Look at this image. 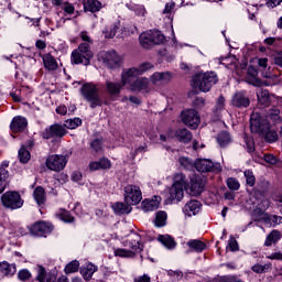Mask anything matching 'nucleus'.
Here are the masks:
<instances>
[{
  "instance_id": "f257e3e1",
  "label": "nucleus",
  "mask_w": 282,
  "mask_h": 282,
  "mask_svg": "<svg viewBox=\"0 0 282 282\" xmlns=\"http://www.w3.org/2000/svg\"><path fill=\"white\" fill-rule=\"evenodd\" d=\"M217 83H219V77H217L215 72L198 73L192 78V87L199 89L204 94L210 91Z\"/></svg>"
},
{
  "instance_id": "f03ea898",
  "label": "nucleus",
  "mask_w": 282,
  "mask_h": 282,
  "mask_svg": "<svg viewBox=\"0 0 282 282\" xmlns=\"http://www.w3.org/2000/svg\"><path fill=\"white\" fill-rule=\"evenodd\" d=\"M99 91L100 86L94 83H86L80 87V94L84 100L89 102L90 109H96V107H102V105H105Z\"/></svg>"
},
{
  "instance_id": "7ed1b4c3",
  "label": "nucleus",
  "mask_w": 282,
  "mask_h": 282,
  "mask_svg": "<svg viewBox=\"0 0 282 282\" xmlns=\"http://www.w3.org/2000/svg\"><path fill=\"white\" fill-rule=\"evenodd\" d=\"M94 53L89 47V43L79 44L78 48L74 50L70 55V62L74 65H90Z\"/></svg>"
},
{
  "instance_id": "20e7f679",
  "label": "nucleus",
  "mask_w": 282,
  "mask_h": 282,
  "mask_svg": "<svg viewBox=\"0 0 282 282\" xmlns=\"http://www.w3.org/2000/svg\"><path fill=\"white\" fill-rule=\"evenodd\" d=\"M155 66L150 62H143L138 67H131L128 69H124L121 73V78L123 85H127V83H131L132 80H135L138 76H142V74H147V72L153 69Z\"/></svg>"
},
{
  "instance_id": "39448f33",
  "label": "nucleus",
  "mask_w": 282,
  "mask_h": 282,
  "mask_svg": "<svg viewBox=\"0 0 282 282\" xmlns=\"http://www.w3.org/2000/svg\"><path fill=\"white\" fill-rule=\"evenodd\" d=\"M67 162H69V155L67 154H50L46 156L45 166L48 171L61 173L67 166Z\"/></svg>"
},
{
  "instance_id": "423d86ee",
  "label": "nucleus",
  "mask_w": 282,
  "mask_h": 282,
  "mask_svg": "<svg viewBox=\"0 0 282 282\" xmlns=\"http://www.w3.org/2000/svg\"><path fill=\"white\" fill-rule=\"evenodd\" d=\"M1 202L4 208H10L11 210H17L23 206V200L19 192H6L1 196Z\"/></svg>"
},
{
  "instance_id": "0eeeda50",
  "label": "nucleus",
  "mask_w": 282,
  "mask_h": 282,
  "mask_svg": "<svg viewBox=\"0 0 282 282\" xmlns=\"http://www.w3.org/2000/svg\"><path fill=\"white\" fill-rule=\"evenodd\" d=\"M123 191L126 204L138 206V204L142 202V191L138 185H127Z\"/></svg>"
},
{
  "instance_id": "6e6552de",
  "label": "nucleus",
  "mask_w": 282,
  "mask_h": 282,
  "mask_svg": "<svg viewBox=\"0 0 282 282\" xmlns=\"http://www.w3.org/2000/svg\"><path fill=\"white\" fill-rule=\"evenodd\" d=\"M182 122L185 123L186 127H189V129H197L199 127V123L202 122V119L199 118V112L195 109H188L184 110L181 113Z\"/></svg>"
},
{
  "instance_id": "1a4fd4ad",
  "label": "nucleus",
  "mask_w": 282,
  "mask_h": 282,
  "mask_svg": "<svg viewBox=\"0 0 282 282\" xmlns=\"http://www.w3.org/2000/svg\"><path fill=\"white\" fill-rule=\"evenodd\" d=\"M194 166L199 173H213L214 171H221V164L214 163L208 159L196 160Z\"/></svg>"
},
{
  "instance_id": "9d476101",
  "label": "nucleus",
  "mask_w": 282,
  "mask_h": 282,
  "mask_svg": "<svg viewBox=\"0 0 282 282\" xmlns=\"http://www.w3.org/2000/svg\"><path fill=\"white\" fill-rule=\"evenodd\" d=\"M269 124H270V122L268 120L261 118V116H259V113L251 115V118H250L251 133H259V135H261L262 131H268Z\"/></svg>"
},
{
  "instance_id": "9b49d317",
  "label": "nucleus",
  "mask_w": 282,
  "mask_h": 282,
  "mask_svg": "<svg viewBox=\"0 0 282 282\" xmlns=\"http://www.w3.org/2000/svg\"><path fill=\"white\" fill-rule=\"evenodd\" d=\"M41 135L44 140H50L52 138H64V135H67V130L65 129V126L55 123L46 128Z\"/></svg>"
},
{
  "instance_id": "f8f14e48",
  "label": "nucleus",
  "mask_w": 282,
  "mask_h": 282,
  "mask_svg": "<svg viewBox=\"0 0 282 282\" xmlns=\"http://www.w3.org/2000/svg\"><path fill=\"white\" fill-rule=\"evenodd\" d=\"M54 230V225L46 221H37L31 226L30 232L34 237H43L44 235H50Z\"/></svg>"
},
{
  "instance_id": "ddd939ff",
  "label": "nucleus",
  "mask_w": 282,
  "mask_h": 282,
  "mask_svg": "<svg viewBox=\"0 0 282 282\" xmlns=\"http://www.w3.org/2000/svg\"><path fill=\"white\" fill-rule=\"evenodd\" d=\"M127 85H130L131 91H143V94H149L151 91V79L147 77H139L135 80L133 79L130 83H127Z\"/></svg>"
},
{
  "instance_id": "4468645a",
  "label": "nucleus",
  "mask_w": 282,
  "mask_h": 282,
  "mask_svg": "<svg viewBox=\"0 0 282 282\" xmlns=\"http://www.w3.org/2000/svg\"><path fill=\"white\" fill-rule=\"evenodd\" d=\"M173 75L171 72H155L150 76V83L154 85V87H163V85H169Z\"/></svg>"
},
{
  "instance_id": "2eb2a0df",
  "label": "nucleus",
  "mask_w": 282,
  "mask_h": 282,
  "mask_svg": "<svg viewBox=\"0 0 282 282\" xmlns=\"http://www.w3.org/2000/svg\"><path fill=\"white\" fill-rule=\"evenodd\" d=\"M204 186H206V181L202 176H193L189 182V195L198 197V195L204 193Z\"/></svg>"
},
{
  "instance_id": "dca6fc26",
  "label": "nucleus",
  "mask_w": 282,
  "mask_h": 282,
  "mask_svg": "<svg viewBox=\"0 0 282 282\" xmlns=\"http://www.w3.org/2000/svg\"><path fill=\"white\" fill-rule=\"evenodd\" d=\"M101 61L107 65V67L113 69V67H118V65L122 63V57H120L116 51H109L101 53Z\"/></svg>"
},
{
  "instance_id": "f3484780",
  "label": "nucleus",
  "mask_w": 282,
  "mask_h": 282,
  "mask_svg": "<svg viewBox=\"0 0 282 282\" xmlns=\"http://www.w3.org/2000/svg\"><path fill=\"white\" fill-rule=\"evenodd\" d=\"M140 241H141L140 235L132 234L130 238L126 241V246L127 248H130V252H134L135 254L138 252H142L144 248V246L140 243Z\"/></svg>"
},
{
  "instance_id": "a211bd4d",
  "label": "nucleus",
  "mask_w": 282,
  "mask_h": 282,
  "mask_svg": "<svg viewBox=\"0 0 282 282\" xmlns=\"http://www.w3.org/2000/svg\"><path fill=\"white\" fill-rule=\"evenodd\" d=\"M10 129L13 133H19L28 129V119L25 117L17 116L12 119Z\"/></svg>"
},
{
  "instance_id": "6ab92c4d",
  "label": "nucleus",
  "mask_w": 282,
  "mask_h": 282,
  "mask_svg": "<svg viewBox=\"0 0 282 282\" xmlns=\"http://www.w3.org/2000/svg\"><path fill=\"white\" fill-rule=\"evenodd\" d=\"M234 107L241 109V107H250V98L245 93H236L231 99Z\"/></svg>"
},
{
  "instance_id": "aec40b11",
  "label": "nucleus",
  "mask_w": 282,
  "mask_h": 282,
  "mask_svg": "<svg viewBox=\"0 0 282 282\" xmlns=\"http://www.w3.org/2000/svg\"><path fill=\"white\" fill-rule=\"evenodd\" d=\"M141 208L144 213H152L153 210H158L160 208V197L154 196L153 198L144 199L141 203Z\"/></svg>"
},
{
  "instance_id": "412c9836",
  "label": "nucleus",
  "mask_w": 282,
  "mask_h": 282,
  "mask_svg": "<svg viewBox=\"0 0 282 282\" xmlns=\"http://www.w3.org/2000/svg\"><path fill=\"white\" fill-rule=\"evenodd\" d=\"M8 166H10V163L8 161L2 162L0 165V194L6 191V187L8 186V177H10V174L8 173Z\"/></svg>"
},
{
  "instance_id": "4be33fe9",
  "label": "nucleus",
  "mask_w": 282,
  "mask_h": 282,
  "mask_svg": "<svg viewBox=\"0 0 282 282\" xmlns=\"http://www.w3.org/2000/svg\"><path fill=\"white\" fill-rule=\"evenodd\" d=\"M200 208H202V203H199L198 200H189L184 206L183 213L187 215V217H193L197 215V213H199Z\"/></svg>"
},
{
  "instance_id": "5701e85b",
  "label": "nucleus",
  "mask_w": 282,
  "mask_h": 282,
  "mask_svg": "<svg viewBox=\"0 0 282 282\" xmlns=\"http://www.w3.org/2000/svg\"><path fill=\"white\" fill-rule=\"evenodd\" d=\"M124 85H127V84L122 83V77H121V83L107 80L106 82V90L110 96H118V94H120V91L122 90V87H124Z\"/></svg>"
},
{
  "instance_id": "b1692460",
  "label": "nucleus",
  "mask_w": 282,
  "mask_h": 282,
  "mask_svg": "<svg viewBox=\"0 0 282 282\" xmlns=\"http://www.w3.org/2000/svg\"><path fill=\"white\" fill-rule=\"evenodd\" d=\"M170 202H182L184 199V188L176 185L170 187Z\"/></svg>"
},
{
  "instance_id": "393cba45",
  "label": "nucleus",
  "mask_w": 282,
  "mask_h": 282,
  "mask_svg": "<svg viewBox=\"0 0 282 282\" xmlns=\"http://www.w3.org/2000/svg\"><path fill=\"white\" fill-rule=\"evenodd\" d=\"M175 138L178 140V142H183V144H188V142L193 140V133L188 131V129L183 128L176 130Z\"/></svg>"
},
{
  "instance_id": "a878e982",
  "label": "nucleus",
  "mask_w": 282,
  "mask_h": 282,
  "mask_svg": "<svg viewBox=\"0 0 282 282\" xmlns=\"http://www.w3.org/2000/svg\"><path fill=\"white\" fill-rule=\"evenodd\" d=\"M43 63L45 69H48V72L58 69V63L56 62V58H54V56H52L50 53L43 55Z\"/></svg>"
},
{
  "instance_id": "bb28decb",
  "label": "nucleus",
  "mask_w": 282,
  "mask_h": 282,
  "mask_svg": "<svg viewBox=\"0 0 282 282\" xmlns=\"http://www.w3.org/2000/svg\"><path fill=\"white\" fill-rule=\"evenodd\" d=\"M139 43L144 50H149L150 47H153V39L151 35V31H147L140 34L139 36Z\"/></svg>"
},
{
  "instance_id": "cd10ccee",
  "label": "nucleus",
  "mask_w": 282,
  "mask_h": 282,
  "mask_svg": "<svg viewBox=\"0 0 282 282\" xmlns=\"http://www.w3.org/2000/svg\"><path fill=\"white\" fill-rule=\"evenodd\" d=\"M257 98L262 107H270V91H268V89L260 88L257 91Z\"/></svg>"
},
{
  "instance_id": "c85d7f7f",
  "label": "nucleus",
  "mask_w": 282,
  "mask_h": 282,
  "mask_svg": "<svg viewBox=\"0 0 282 282\" xmlns=\"http://www.w3.org/2000/svg\"><path fill=\"white\" fill-rule=\"evenodd\" d=\"M98 270V267H96L93 263L86 264L84 268L80 269V274L84 276L85 281L91 280V276H94V273Z\"/></svg>"
},
{
  "instance_id": "c756f323",
  "label": "nucleus",
  "mask_w": 282,
  "mask_h": 282,
  "mask_svg": "<svg viewBox=\"0 0 282 282\" xmlns=\"http://www.w3.org/2000/svg\"><path fill=\"white\" fill-rule=\"evenodd\" d=\"M112 209L116 215H129L131 213V205L127 203H115Z\"/></svg>"
},
{
  "instance_id": "7c9ffc66",
  "label": "nucleus",
  "mask_w": 282,
  "mask_h": 282,
  "mask_svg": "<svg viewBox=\"0 0 282 282\" xmlns=\"http://www.w3.org/2000/svg\"><path fill=\"white\" fill-rule=\"evenodd\" d=\"M216 140L221 149H226L232 142V137L227 131H223L217 135Z\"/></svg>"
},
{
  "instance_id": "2f4dec72",
  "label": "nucleus",
  "mask_w": 282,
  "mask_h": 282,
  "mask_svg": "<svg viewBox=\"0 0 282 282\" xmlns=\"http://www.w3.org/2000/svg\"><path fill=\"white\" fill-rule=\"evenodd\" d=\"M0 271L4 276H13V274H17V264H10L3 261L0 263Z\"/></svg>"
},
{
  "instance_id": "473e14b6",
  "label": "nucleus",
  "mask_w": 282,
  "mask_h": 282,
  "mask_svg": "<svg viewBox=\"0 0 282 282\" xmlns=\"http://www.w3.org/2000/svg\"><path fill=\"white\" fill-rule=\"evenodd\" d=\"M159 241L169 250H173L175 246H177V242H175V239L171 237L170 235H161L159 236Z\"/></svg>"
},
{
  "instance_id": "72a5a7b5",
  "label": "nucleus",
  "mask_w": 282,
  "mask_h": 282,
  "mask_svg": "<svg viewBox=\"0 0 282 282\" xmlns=\"http://www.w3.org/2000/svg\"><path fill=\"white\" fill-rule=\"evenodd\" d=\"M259 76V70L254 66H249L248 68V80L251 85L259 86L261 85V79L257 78Z\"/></svg>"
},
{
  "instance_id": "f704fd0d",
  "label": "nucleus",
  "mask_w": 282,
  "mask_h": 282,
  "mask_svg": "<svg viewBox=\"0 0 282 282\" xmlns=\"http://www.w3.org/2000/svg\"><path fill=\"white\" fill-rule=\"evenodd\" d=\"M189 250L194 252H202L206 250V245L202 240L193 239L187 242Z\"/></svg>"
},
{
  "instance_id": "c9c22d12",
  "label": "nucleus",
  "mask_w": 282,
  "mask_h": 282,
  "mask_svg": "<svg viewBox=\"0 0 282 282\" xmlns=\"http://www.w3.org/2000/svg\"><path fill=\"white\" fill-rule=\"evenodd\" d=\"M101 8H102V3H100V1L98 0H87L84 3V9L87 12H98L100 11Z\"/></svg>"
},
{
  "instance_id": "e433bc0d",
  "label": "nucleus",
  "mask_w": 282,
  "mask_h": 282,
  "mask_svg": "<svg viewBox=\"0 0 282 282\" xmlns=\"http://www.w3.org/2000/svg\"><path fill=\"white\" fill-rule=\"evenodd\" d=\"M260 135L264 138L265 142H269V143L276 142L279 140V133L270 129V123H269V129L265 131H262Z\"/></svg>"
},
{
  "instance_id": "4c0bfd02",
  "label": "nucleus",
  "mask_w": 282,
  "mask_h": 282,
  "mask_svg": "<svg viewBox=\"0 0 282 282\" xmlns=\"http://www.w3.org/2000/svg\"><path fill=\"white\" fill-rule=\"evenodd\" d=\"M33 197L39 206L45 204V188L37 186L33 192Z\"/></svg>"
},
{
  "instance_id": "58836bf2",
  "label": "nucleus",
  "mask_w": 282,
  "mask_h": 282,
  "mask_svg": "<svg viewBox=\"0 0 282 282\" xmlns=\"http://www.w3.org/2000/svg\"><path fill=\"white\" fill-rule=\"evenodd\" d=\"M281 239V231L279 230H272L265 238L264 246L267 248H270L272 243H276Z\"/></svg>"
},
{
  "instance_id": "ea45409f",
  "label": "nucleus",
  "mask_w": 282,
  "mask_h": 282,
  "mask_svg": "<svg viewBox=\"0 0 282 282\" xmlns=\"http://www.w3.org/2000/svg\"><path fill=\"white\" fill-rule=\"evenodd\" d=\"M55 217H57V219H61L65 224H74V216H72V214L66 209H59L55 214Z\"/></svg>"
},
{
  "instance_id": "a19ab883",
  "label": "nucleus",
  "mask_w": 282,
  "mask_h": 282,
  "mask_svg": "<svg viewBox=\"0 0 282 282\" xmlns=\"http://www.w3.org/2000/svg\"><path fill=\"white\" fill-rule=\"evenodd\" d=\"M268 118L269 120H272V122H274L275 124L281 123L282 122L281 110L276 107H272L271 109H269Z\"/></svg>"
},
{
  "instance_id": "79ce46f5",
  "label": "nucleus",
  "mask_w": 282,
  "mask_h": 282,
  "mask_svg": "<svg viewBox=\"0 0 282 282\" xmlns=\"http://www.w3.org/2000/svg\"><path fill=\"white\" fill-rule=\"evenodd\" d=\"M173 186H178L180 188H186L188 181L186 180V175L184 173H176L173 177Z\"/></svg>"
},
{
  "instance_id": "37998d69",
  "label": "nucleus",
  "mask_w": 282,
  "mask_h": 282,
  "mask_svg": "<svg viewBox=\"0 0 282 282\" xmlns=\"http://www.w3.org/2000/svg\"><path fill=\"white\" fill-rule=\"evenodd\" d=\"M152 44L162 45L166 41V37L160 31H151Z\"/></svg>"
},
{
  "instance_id": "c03bdc74",
  "label": "nucleus",
  "mask_w": 282,
  "mask_h": 282,
  "mask_svg": "<svg viewBox=\"0 0 282 282\" xmlns=\"http://www.w3.org/2000/svg\"><path fill=\"white\" fill-rule=\"evenodd\" d=\"M83 124V120L80 118L67 119L64 122V129H78Z\"/></svg>"
},
{
  "instance_id": "a18cd8bd",
  "label": "nucleus",
  "mask_w": 282,
  "mask_h": 282,
  "mask_svg": "<svg viewBox=\"0 0 282 282\" xmlns=\"http://www.w3.org/2000/svg\"><path fill=\"white\" fill-rule=\"evenodd\" d=\"M166 214L165 212H158L155 219H154V225L158 228H162L163 226H166Z\"/></svg>"
},
{
  "instance_id": "49530a36",
  "label": "nucleus",
  "mask_w": 282,
  "mask_h": 282,
  "mask_svg": "<svg viewBox=\"0 0 282 282\" xmlns=\"http://www.w3.org/2000/svg\"><path fill=\"white\" fill-rule=\"evenodd\" d=\"M80 268V262L77 260H73L68 264H66L64 272L65 274H74V272H78V269Z\"/></svg>"
},
{
  "instance_id": "de8ad7c7",
  "label": "nucleus",
  "mask_w": 282,
  "mask_h": 282,
  "mask_svg": "<svg viewBox=\"0 0 282 282\" xmlns=\"http://www.w3.org/2000/svg\"><path fill=\"white\" fill-rule=\"evenodd\" d=\"M252 272H256V274H263V272H268V270H272V264L267 263V264H254L251 268Z\"/></svg>"
},
{
  "instance_id": "09e8293b",
  "label": "nucleus",
  "mask_w": 282,
  "mask_h": 282,
  "mask_svg": "<svg viewBox=\"0 0 282 282\" xmlns=\"http://www.w3.org/2000/svg\"><path fill=\"white\" fill-rule=\"evenodd\" d=\"M36 279L40 282H54V278H48L45 268L43 267H39Z\"/></svg>"
},
{
  "instance_id": "8fccbe9b",
  "label": "nucleus",
  "mask_w": 282,
  "mask_h": 282,
  "mask_svg": "<svg viewBox=\"0 0 282 282\" xmlns=\"http://www.w3.org/2000/svg\"><path fill=\"white\" fill-rule=\"evenodd\" d=\"M30 151H28L25 148H21L19 150V160L22 162V164H28L30 162Z\"/></svg>"
},
{
  "instance_id": "3c124183",
  "label": "nucleus",
  "mask_w": 282,
  "mask_h": 282,
  "mask_svg": "<svg viewBox=\"0 0 282 282\" xmlns=\"http://www.w3.org/2000/svg\"><path fill=\"white\" fill-rule=\"evenodd\" d=\"M226 183L229 191H239V188H241V184H239V181L235 177L227 178Z\"/></svg>"
},
{
  "instance_id": "603ef678",
  "label": "nucleus",
  "mask_w": 282,
  "mask_h": 282,
  "mask_svg": "<svg viewBox=\"0 0 282 282\" xmlns=\"http://www.w3.org/2000/svg\"><path fill=\"white\" fill-rule=\"evenodd\" d=\"M130 10H133L138 17H144L147 14V9L142 4H130Z\"/></svg>"
},
{
  "instance_id": "864d4df0",
  "label": "nucleus",
  "mask_w": 282,
  "mask_h": 282,
  "mask_svg": "<svg viewBox=\"0 0 282 282\" xmlns=\"http://www.w3.org/2000/svg\"><path fill=\"white\" fill-rule=\"evenodd\" d=\"M245 177L248 186H254V184H257V178L254 177V174L252 173V171L250 170L245 171Z\"/></svg>"
},
{
  "instance_id": "5fc2aeb1",
  "label": "nucleus",
  "mask_w": 282,
  "mask_h": 282,
  "mask_svg": "<svg viewBox=\"0 0 282 282\" xmlns=\"http://www.w3.org/2000/svg\"><path fill=\"white\" fill-rule=\"evenodd\" d=\"M90 149L95 151V153H98L102 151V139H95L90 142Z\"/></svg>"
},
{
  "instance_id": "6e6d98bb",
  "label": "nucleus",
  "mask_w": 282,
  "mask_h": 282,
  "mask_svg": "<svg viewBox=\"0 0 282 282\" xmlns=\"http://www.w3.org/2000/svg\"><path fill=\"white\" fill-rule=\"evenodd\" d=\"M118 32V25H112L104 31L105 39H113Z\"/></svg>"
},
{
  "instance_id": "4d7b16f0",
  "label": "nucleus",
  "mask_w": 282,
  "mask_h": 282,
  "mask_svg": "<svg viewBox=\"0 0 282 282\" xmlns=\"http://www.w3.org/2000/svg\"><path fill=\"white\" fill-rule=\"evenodd\" d=\"M116 257H135V252L131 251V250H127V249H117L115 251Z\"/></svg>"
},
{
  "instance_id": "13d9d810",
  "label": "nucleus",
  "mask_w": 282,
  "mask_h": 282,
  "mask_svg": "<svg viewBox=\"0 0 282 282\" xmlns=\"http://www.w3.org/2000/svg\"><path fill=\"white\" fill-rule=\"evenodd\" d=\"M245 144L247 147L248 153H253L254 151V141L249 138L247 134H243Z\"/></svg>"
},
{
  "instance_id": "bf43d9fd",
  "label": "nucleus",
  "mask_w": 282,
  "mask_h": 282,
  "mask_svg": "<svg viewBox=\"0 0 282 282\" xmlns=\"http://www.w3.org/2000/svg\"><path fill=\"white\" fill-rule=\"evenodd\" d=\"M18 279H20V281H30V279H32V273H30L28 269H23L19 271Z\"/></svg>"
},
{
  "instance_id": "052dcab7",
  "label": "nucleus",
  "mask_w": 282,
  "mask_h": 282,
  "mask_svg": "<svg viewBox=\"0 0 282 282\" xmlns=\"http://www.w3.org/2000/svg\"><path fill=\"white\" fill-rule=\"evenodd\" d=\"M193 105L196 109H202L206 107V99H204L203 97H196L193 101Z\"/></svg>"
},
{
  "instance_id": "680f3d73",
  "label": "nucleus",
  "mask_w": 282,
  "mask_h": 282,
  "mask_svg": "<svg viewBox=\"0 0 282 282\" xmlns=\"http://www.w3.org/2000/svg\"><path fill=\"white\" fill-rule=\"evenodd\" d=\"M99 169L101 170L111 169V161H109V159L107 158L99 160Z\"/></svg>"
},
{
  "instance_id": "e2e57ef3",
  "label": "nucleus",
  "mask_w": 282,
  "mask_h": 282,
  "mask_svg": "<svg viewBox=\"0 0 282 282\" xmlns=\"http://www.w3.org/2000/svg\"><path fill=\"white\" fill-rule=\"evenodd\" d=\"M181 166H184V169H191V166H193V161L189 160L188 158H184L182 156L180 160H178Z\"/></svg>"
},
{
  "instance_id": "0e129e2a",
  "label": "nucleus",
  "mask_w": 282,
  "mask_h": 282,
  "mask_svg": "<svg viewBox=\"0 0 282 282\" xmlns=\"http://www.w3.org/2000/svg\"><path fill=\"white\" fill-rule=\"evenodd\" d=\"M270 188V183L268 181H262L259 185H258V191L259 193H268V189Z\"/></svg>"
},
{
  "instance_id": "69168bd1",
  "label": "nucleus",
  "mask_w": 282,
  "mask_h": 282,
  "mask_svg": "<svg viewBox=\"0 0 282 282\" xmlns=\"http://www.w3.org/2000/svg\"><path fill=\"white\" fill-rule=\"evenodd\" d=\"M218 282H243L235 275L223 276Z\"/></svg>"
},
{
  "instance_id": "338daca9",
  "label": "nucleus",
  "mask_w": 282,
  "mask_h": 282,
  "mask_svg": "<svg viewBox=\"0 0 282 282\" xmlns=\"http://www.w3.org/2000/svg\"><path fill=\"white\" fill-rule=\"evenodd\" d=\"M263 160L267 164H276V156L274 154H264Z\"/></svg>"
},
{
  "instance_id": "774afa93",
  "label": "nucleus",
  "mask_w": 282,
  "mask_h": 282,
  "mask_svg": "<svg viewBox=\"0 0 282 282\" xmlns=\"http://www.w3.org/2000/svg\"><path fill=\"white\" fill-rule=\"evenodd\" d=\"M133 282H151V276L149 274L139 275L133 279Z\"/></svg>"
}]
</instances>
